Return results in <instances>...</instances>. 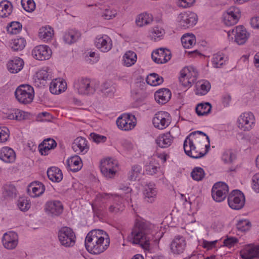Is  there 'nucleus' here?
Segmentation results:
<instances>
[{
    "label": "nucleus",
    "mask_w": 259,
    "mask_h": 259,
    "mask_svg": "<svg viewBox=\"0 0 259 259\" xmlns=\"http://www.w3.org/2000/svg\"><path fill=\"white\" fill-rule=\"evenodd\" d=\"M151 231V225L143 221H137L132 230L128 239L133 244L140 245L143 248L147 249L150 246V238L148 235Z\"/></svg>",
    "instance_id": "f257e3e1"
},
{
    "label": "nucleus",
    "mask_w": 259,
    "mask_h": 259,
    "mask_svg": "<svg viewBox=\"0 0 259 259\" xmlns=\"http://www.w3.org/2000/svg\"><path fill=\"white\" fill-rule=\"evenodd\" d=\"M15 95L19 103L23 104H29L33 100L34 90L28 84H21L16 90Z\"/></svg>",
    "instance_id": "f03ea898"
},
{
    "label": "nucleus",
    "mask_w": 259,
    "mask_h": 259,
    "mask_svg": "<svg viewBox=\"0 0 259 259\" xmlns=\"http://www.w3.org/2000/svg\"><path fill=\"white\" fill-rule=\"evenodd\" d=\"M179 26L184 29L193 27L197 22V15L192 12L180 14L177 18Z\"/></svg>",
    "instance_id": "7ed1b4c3"
},
{
    "label": "nucleus",
    "mask_w": 259,
    "mask_h": 259,
    "mask_svg": "<svg viewBox=\"0 0 259 259\" xmlns=\"http://www.w3.org/2000/svg\"><path fill=\"white\" fill-rule=\"evenodd\" d=\"M228 203L233 209H241L245 204V197L243 193L240 190H233L228 196Z\"/></svg>",
    "instance_id": "20e7f679"
},
{
    "label": "nucleus",
    "mask_w": 259,
    "mask_h": 259,
    "mask_svg": "<svg viewBox=\"0 0 259 259\" xmlns=\"http://www.w3.org/2000/svg\"><path fill=\"white\" fill-rule=\"evenodd\" d=\"M73 87L78 94L81 95L93 94L95 92V89L91 84L90 79L87 78H81L76 80Z\"/></svg>",
    "instance_id": "39448f33"
},
{
    "label": "nucleus",
    "mask_w": 259,
    "mask_h": 259,
    "mask_svg": "<svg viewBox=\"0 0 259 259\" xmlns=\"http://www.w3.org/2000/svg\"><path fill=\"white\" fill-rule=\"evenodd\" d=\"M58 237L60 243L64 246H73L75 243V235L70 228L65 227L61 228L59 232Z\"/></svg>",
    "instance_id": "423d86ee"
},
{
    "label": "nucleus",
    "mask_w": 259,
    "mask_h": 259,
    "mask_svg": "<svg viewBox=\"0 0 259 259\" xmlns=\"http://www.w3.org/2000/svg\"><path fill=\"white\" fill-rule=\"evenodd\" d=\"M228 186L225 183H216L211 190V195L213 200L217 202H221L226 197L228 192Z\"/></svg>",
    "instance_id": "0eeeda50"
},
{
    "label": "nucleus",
    "mask_w": 259,
    "mask_h": 259,
    "mask_svg": "<svg viewBox=\"0 0 259 259\" xmlns=\"http://www.w3.org/2000/svg\"><path fill=\"white\" fill-rule=\"evenodd\" d=\"M229 36L234 35L235 41L239 45L244 44L248 39L250 34L242 25L235 27L234 29L228 32Z\"/></svg>",
    "instance_id": "6e6552de"
},
{
    "label": "nucleus",
    "mask_w": 259,
    "mask_h": 259,
    "mask_svg": "<svg viewBox=\"0 0 259 259\" xmlns=\"http://www.w3.org/2000/svg\"><path fill=\"white\" fill-rule=\"evenodd\" d=\"M117 166V162L114 159L108 158L101 161V171L104 176L108 178H112L116 171L114 168Z\"/></svg>",
    "instance_id": "1a4fd4ad"
},
{
    "label": "nucleus",
    "mask_w": 259,
    "mask_h": 259,
    "mask_svg": "<svg viewBox=\"0 0 259 259\" xmlns=\"http://www.w3.org/2000/svg\"><path fill=\"white\" fill-rule=\"evenodd\" d=\"M183 148L185 153L193 158L197 159L205 155V154L196 150L193 140L189 138V137H187L184 141Z\"/></svg>",
    "instance_id": "9d476101"
},
{
    "label": "nucleus",
    "mask_w": 259,
    "mask_h": 259,
    "mask_svg": "<svg viewBox=\"0 0 259 259\" xmlns=\"http://www.w3.org/2000/svg\"><path fill=\"white\" fill-rule=\"evenodd\" d=\"M45 210L51 217H58L62 213L63 206L59 200H51L46 203Z\"/></svg>",
    "instance_id": "9b49d317"
},
{
    "label": "nucleus",
    "mask_w": 259,
    "mask_h": 259,
    "mask_svg": "<svg viewBox=\"0 0 259 259\" xmlns=\"http://www.w3.org/2000/svg\"><path fill=\"white\" fill-rule=\"evenodd\" d=\"M110 240L109 237H106L103 241H95L92 246L89 244H85L87 250L91 253L98 254L104 252L109 246Z\"/></svg>",
    "instance_id": "f8f14e48"
},
{
    "label": "nucleus",
    "mask_w": 259,
    "mask_h": 259,
    "mask_svg": "<svg viewBox=\"0 0 259 259\" xmlns=\"http://www.w3.org/2000/svg\"><path fill=\"white\" fill-rule=\"evenodd\" d=\"M238 122L239 127L244 128V130L249 131L255 122V118L251 112H245L239 116Z\"/></svg>",
    "instance_id": "ddd939ff"
},
{
    "label": "nucleus",
    "mask_w": 259,
    "mask_h": 259,
    "mask_svg": "<svg viewBox=\"0 0 259 259\" xmlns=\"http://www.w3.org/2000/svg\"><path fill=\"white\" fill-rule=\"evenodd\" d=\"M51 54V50L47 46L44 45L37 46L32 51L33 57L38 60L49 59Z\"/></svg>",
    "instance_id": "4468645a"
},
{
    "label": "nucleus",
    "mask_w": 259,
    "mask_h": 259,
    "mask_svg": "<svg viewBox=\"0 0 259 259\" xmlns=\"http://www.w3.org/2000/svg\"><path fill=\"white\" fill-rule=\"evenodd\" d=\"M186 247V242L183 237L176 236L170 245L171 252L174 254H180L184 252Z\"/></svg>",
    "instance_id": "2eb2a0df"
},
{
    "label": "nucleus",
    "mask_w": 259,
    "mask_h": 259,
    "mask_svg": "<svg viewBox=\"0 0 259 259\" xmlns=\"http://www.w3.org/2000/svg\"><path fill=\"white\" fill-rule=\"evenodd\" d=\"M151 57L155 63L162 64L170 59L171 54L168 50L160 48L152 52Z\"/></svg>",
    "instance_id": "dca6fc26"
},
{
    "label": "nucleus",
    "mask_w": 259,
    "mask_h": 259,
    "mask_svg": "<svg viewBox=\"0 0 259 259\" xmlns=\"http://www.w3.org/2000/svg\"><path fill=\"white\" fill-rule=\"evenodd\" d=\"M108 237L106 233L102 230H93L90 231L86 236L85 239V244H89V245L92 246V245L95 243V241H103L105 240V238Z\"/></svg>",
    "instance_id": "f3484780"
},
{
    "label": "nucleus",
    "mask_w": 259,
    "mask_h": 259,
    "mask_svg": "<svg viewBox=\"0 0 259 259\" xmlns=\"http://www.w3.org/2000/svg\"><path fill=\"white\" fill-rule=\"evenodd\" d=\"M168 113L164 111L156 113L153 118L154 126L158 129L162 130L166 128L169 124V120L166 118Z\"/></svg>",
    "instance_id": "a211bd4d"
},
{
    "label": "nucleus",
    "mask_w": 259,
    "mask_h": 259,
    "mask_svg": "<svg viewBox=\"0 0 259 259\" xmlns=\"http://www.w3.org/2000/svg\"><path fill=\"white\" fill-rule=\"evenodd\" d=\"M18 235L14 232H9L4 234L2 241L4 247L8 249L15 248L18 244Z\"/></svg>",
    "instance_id": "6ab92c4d"
},
{
    "label": "nucleus",
    "mask_w": 259,
    "mask_h": 259,
    "mask_svg": "<svg viewBox=\"0 0 259 259\" xmlns=\"http://www.w3.org/2000/svg\"><path fill=\"white\" fill-rule=\"evenodd\" d=\"M131 117L128 114H123L119 116L116 120V124L119 128L123 131H128L134 128L136 124Z\"/></svg>",
    "instance_id": "aec40b11"
},
{
    "label": "nucleus",
    "mask_w": 259,
    "mask_h": 259,
    "mask_svg": "<svg viewBox=\"0 0 259 259\" xmlns=\"http://www.w3.org/2000/svg\"><path fill=\"white\" fill-rule=\"evenodd\" d=\"M95 45L103 52H108L112 47L111 40L107 35L97 36L95 41Z\"/></svg>",
    "instance_id": "412c9836"
},
{
    "label": "nucleus",
    "mask_w": 259,
    "mask_h": 259,
    "mask_svg": "<svg viewBox=\"0 0 259 259\" xmlns=\"http://www.w3.org/2000/svg\"><path fill=\"white\" fill-rule=\"evenodd\" d=\"M243 259H253L259 257V244L256 245H248L240 251Z\"/></svg>",
    "instance_id": "4be33fe9"
},
{
    "label": "nucleus",
    "mask_w": 259,
    "mask_h": 259,
    "mask_svg": "<svg viewBox=\"0 0 259 259\" xmlns=\"http://www.w3.org/2000/svg\"><path fill=\"white\" fill-rule=\"evenodd\" d=\"M239 10L237 8H230L224 15V23L226 25H233L235 24L239 17Z\"/></svg>",
    "instance_id": "5701e85b"
},
{
    "label": "nucleus",
    "mask_w": 259,
    "mask_h": 259,
    "mask_svg": "<svg viewBox=\"0 0 259 259\" xmlns=\"http://www.w3.org/2000/svg\"><path fill=\"white\" fill-rule=\"evenodd\" d=\"M72 148L74 152L87 153L89 149L88 141L81 137L76 138L72 143Z\"/></svg>",
    "instance_id": "b1692460"
},
{
    "label": "nucleus",
    "mask_w": 259,
    "mask_h": 259,
    "mask_svg": "<svg viewBox=\"0 0 259 259\" xmlns=\"http://www.w3.org/2000/svg\"><path fill=\"white\" fill-rule=\"evenodd\" d=\"M0 159L6 163H12L15 160L16 154L12 148L4 147L0 150Z\"/></svg>",
    "instance_id": "393cba45"
},
{
    "label": "nucleus",
    "mask_w": 259,
    "mask_h": 259,
    "mask_svg": "<svg viewBox=\"0 0 259 259\" xmlns=\"http://www.w3.org/2000/svg\"><path fill=\"white\" fill-rule=\"evenodd\" d=\"M144 199L146 201L152 203L154 201L157 195V191L153 183H149L145 186L143 192Z\"/></svg>",
    "instance_id": "a878e982"
},
{
    "label": "nucleus",
    "mask_w": 259,
    "mask_h": 259,
    "mask_svg": "<svg viewBox=\"0 0 259 259\" xmlns=\"http://www.w3.org/2000/svg\"><path fill=\"white\" fill-rule=\"evenodd\" d=\"M155 100L159 103L164 104L167 103L171 97V92L167 89H161L157 91L154 94Z\"/></svg>",
    "instance_id": "bb28decb"
},
{
    "label": "nucleus",
    "mask_w": 259,
    "mask_h": 259,
    "mask_svg": "<svg viewBox=\"0 0 259 259\" xmlns=\"http://www.w3.org/2000/svg\"><path fill=\"white\" fill-rule=\"evenodd\" d=\"M24 61L19 57H16L10 61L7 67L8 70L12 73H16L20 71L23 67Z\"/></svg>",
    "instance_id": "cd10ccee"
},
{
    "label": "nucleus",
    "mask_w": 259,
    "mask_h": 259,
    "mask_svg": "<svg viewBox=\"0 0 259 259\" xmlns=\"http://www.w3.org/2000/svg\"><path fill=\"white\" fill-rule=\"evenodd\" d=\"M173 140L170 133L168 132L160 135L155 140L156 144L160 148H165L169 147Z\"/></svg>",
    "instance_id": "c85d7f7f"
},
{
    "label": "nucleus",
    "mask_w": 259,
    "mask_h": 259,
    "mask_svg": "<svg viewBox=\"0 0 259 259\" xmlns=\"http://www.w3.org/2000/svg\"><path fill=\"white\" fill-rule=\"evenodd\" d=\"M67 88V84L65 81L55 79L53 80L50 85V90L53 94H58L65 91Z\"/></svg>",
    "instance_id": "c756f323"
},
{
    "label": "nucleus",
    "mask_w": 259,
    "mask_h": 259,
    "mask_svg": "<svg viewBox=\"0 0 259 259\" xmlns=\"http://www.w3.org/2000/svg\"><path fill=\"white\" fill-rule=\"evenodd\" d=\"M81 158L77 155L72 156L67 160V167L73 172H77L82 167Z\"/></svg>",
    "instance_id": "7c9ffc66"
},
{
    "label": "nucleus",
    "mask_w": 259,
    "mask_h": 259,
    "mask_svg": "<svg viewBox=\"0 0 259 259\" xmlns=\"http://www.w3.org/2000/svg\"><path fill=\"white\" fill-rule=\"evenodd\" d=\"M49 179L54 182H59L63 179V174L61 169L56 167L49 168L47 171Z\"/></svg>",
    "instance_id": "2f4dec72"
},
{
    "label": "nucleus",
    "mask_w": 259,
    "mask_h": 259,
    "mask_svg": "<svg viewBox=\"0 0 259 259\" xmlns=\"http://www.w3.org/2000/svg\"><path fill=\"white\" fill-rule=\"evenodd\" d=\"M13 10V5L8 1H3L0 2V17L6 18L9 16Z\"/></svg>",
    "instance_id": "473e14b6"
},
{
    "label": "nucleus",
    "mask_w": 259,
    "mask_h": 259,
    "mask_svg": "<svg viewBox=\"0 0 259 259\" xmlns=\"http://www.w3.org/2000/svg\"><path fill=\"white\" fill-rule=\"evenodd\" d=\"M153 21V17L151 14L142 13L139 15L136 20V24L139 27L148 25Z\"/></svg>",
    "instance_id": "72a5a7b5"
},
{
    "label": "nucleus",
    "mask_w": 259,
    "mask_h": 259,
    "mask_svg": "<svg viewBox=\"0 0 259 259\" xmlns=\"http://www.w3.org/2000/svg\"><path fill=\"white\" fill-rule=\"evenodd\" d=\"M29 187L31 188L32 194H31V196L33 197L42 195L45 190V186L41 183L37 182L32 183Z\"/></svg>",
    "instance_id": "f704fd0d"
},
{
    "label": "nucleus",
    "mask_w": 259,
    "mask_h": 259,
    "mask_svg": "<svg viewBox=\"0 0 259 259\" xmlns=\"http://www.w3.org/2000/svg\"><path fill=\"white\" fill-rule=\"evenodd\" d=\"M211 109V105L208 102L199 103L196 107V112L198 116H203L209 114Z\"/></svg>",
    "instance_id": "c9c22d12"
},
{
    "label": "nucleus",
    "mask_w": 259,
    "mask_h": 259,
    "mask_svg": "<svg viewBox=\"0 0 259 259\" xmlns=\"http://www.w3.org/2000/svg\"><path fill=\"white\" fill-rule=\"evenodd\" d=\"M182 44L185 48H190L196 43L195 36L193 34H185L181 38Z\"/></svg>",
    "instance_id": "e433bc0d"
},
{
    "label": "nucleus",
    "mask_w": 259,
    "mask_h": 259,
    "mask_svg": "<svg viewBox=\"0 0 259 259\" xmlns=\"http://www.w3.org/2000/svg\"><path fill=\"white\" fill-rule=\"evenodd\" d=\"M53 29L50 27H42L39 29V37L45 41L51 39L53 35Z\"/></svg>",
    "instance_id": "4c0bfd02"
},
{
    "label": "nucleus",
    "mask_w": 259,
    "mask_h": 259,
    "mask_svg": "<svg viewBox=\"0 0 259 259\" xmlns=\"http://www.w3.org/2000/svg\"><path fill=\"white\" fill-rule=\"evenodd\" d=\"M80 35L81 34L79 32L71 30L65 34L64 40L67 44H71L77 41Z\"/></svg>",
    "instance_id": "58836bf2"
},
{
    "label": "nucleus",
    "mask_w": 259,
    "mask_h": 259,
    "mask_svg": "<svg viewBox=\"0 0 259 259\" xmlns=\"http://www.w3.org/2000/svg\"><path fill=\"white\" fill-rule=\"evenodd\" d=\"M123 64L127 67L131 66L136 62L137 55L132 51L127 52L123 56Z\"/></svg>",
    "instance_id": "ea45409f"
},
{
    "label": "nucleus",
    "mask_w": 259,
    "mask_h": 259,
    "mask_svg": "<svg viewBox=\"0 0 259 259\" xmlns=\"http://www.w3.org/2000/svg\"><path fill=\"white\" fill-rule=\"evenodd\" d=\"M222 158L225 163L230 164L236 159V155L232 149H228L224 152Z\"/></svg>",
    "instance_id": "a19ab883"
},
{
    "label": "nucleus",
    "mask_w": 259,
    "mask_h": 259,
    "mask_svg": "<svg viewBox=\"0 0 259 259\" xmlns=\"http://www.w3.org/2000/svg\"><path fill=\"white\" fill-rule=\"evenodd\" d=\"M205 175V174L203 169L200 167H194L191 173V177L194 180L196 181L202 180Z\"/></svg>",
    "instance_id": "79ce46f5"
},
{
    "label": "nucleus",
    "mask_w": 259,
    "mask_h": 259,
    "mask_svg": "<svg viewBox=\"0 0 259 259\" xmlns=\"http://www.w3.org/2000/svg\"><path fill=\"white\" fill-rule=\"evenodd\" d=\"M115 202L109 207V211L112 213H117L122 211L124 209V205L123 204L121 200L117 201L115 200Z\"/></svg>",
    "instance_id": "37998d69"
},
{
    "label": "nucleus",
    "mask_w": 259,
    "mask_h": 259,
    "mask_svg": "<svg viewBox=\"0 0 259 259\" xmlns=\"http://www.w3.org/2000/svg\"><path fill=\"white\" fill-rule=\"evenodd\" d=\"M7 31L11 34L18 33L22 29V25L18 22H12L7 27Z\"/></svg>",
    "instance_id": "c03bdc74"
},
{
    "label": "nucleus",
    "mask_w": 259,
    "mask_h": 259,
    "mask_svg": "<svg viewBox=\"0 0 259 259\" xmlns=\"http://www.w3.org/2000/svg\"><path fill=\"white\" fill-rule=\"evenodd\" d=\"M26 41L23 38L14 39L11 44V48L15 51L22 50L25 46Z\"/></svg>",
    "instance_id": "a18cd8bd"
},
{
    "label": "nucleus",
    "mask_w": 259,
    "mask_h": 259,
    "mask_svg": "<svg viewBox=\"0 0 259 259\" xmlns=\"http://www.w3.org/2000/svg\"><path fill=\"white\" fill-rule=\"evenodd\" d=\"M179 80L182 84L185 87H191L194 83L192 77H188L186 75V72L183 70L181 71V76L179 77Z\"/></svg>",
    "instance_id": "49530a36"
},
{
    "label": "nucleus",
    "mask_w": 259,
    "mask_h": 259,
    "mask_svg": "<svg viewBox=\"0 0 259 259\" xmlns=\"http://www.w3.org/2000/svg\"><path fill=\"white\" fill-rule=\"evenodd\" d=\"M182 70L186 72V75L188 77H192L193 83L196 81L198 75V73L194 67L189 66L185 67Z\"/></svg>",
    "instance_id": "de8ad7c7"
},
{
    "label": "nucleus",
    "mask_w": 259,
    "mask_h": 259,
    "mask_svg": "<svg viewBox=\"0 0 259 259\" xmlns=\"http://www.w3.org/2000/svg\"><path fill=\"white\" fill-rule=\"evenodd\" d=\"M211 85L208 81H205L200 84V89L197 88L196 95H205L210 90Z\"/></svg>",
    "instance_id": "09e8293b"
},
{
    "label": "nucleus",
    "mask_w": 259,
    "mask_h": 259,
    "mask_svg": "<svg viewBox=\"0 0 259 259\" xmlns=\"http://www.w3.org/2000/svg\"><path fill=\"white\" fill-rule=\"evenodd\" d=\"M225 62L223 54H217L213 55L212 62L214 67H220L224 64Z\"/></svg>",
    "instance_id": "8fccbe9b"
},
{
    "label": "nucleus",
    "mask_w": 259,
    "mask_h": 259,
    "mask_svg": "<svg viewBox=\"0 0 259 259\" xmlns=\"http://www.w3.org/2000/svg\"><path fill=\"white\" fill-rule=\"evenodd\" d=\"M21 5L23 9L28 12L33 11L35 8V4L33 0H21Z\"/></svg>",
    "instance_id": "3c124183"
},
{
    "label": "nucleus",
    "mask_w": 259,
    "mask_h": 259,
    "mask_svg": "<svg viewBox=\"0 0 259 259\" xmlns=\"http://www.w3.org/2000/svg\"><path fill=\"white\" fill-rule=\"evenodd\" d=\"M16 189L13 185H6L4 187L3 194L5 196L13 197L16 195Z\"/></svg>",
    "instance_id": "603ef678"
},
{
    "label": "nucleus",
    "mask_w": 259,
    "mask_h": 259,
    "mask_svg": "<svg viewBox=\"0 0 259 259\" xmlns=\"http://www.w3.org/2000/svg\"><path fill=\"white\" fill-rule=\"evenodd\" d=\"M236 227L238 231L245 232L249 230L250 227V222L247 220H240L236 224Z\"/></svg>",
    "instance_id": "864d4df0"
},
{
    "label": "nucleus",
    "mask_w": 259,
    "mask_h": 259,
    "mask_svg": "<svg viewBox=\"0 0 259 259\" xmlns=\"http://www.w3.org/2000/svg\"><path fill=\"white\" fill-rule=\"evenodd\" d=\"M18 206L21 211H25L30 207V203L24 198H20L18 201Z\"/></svg>",
    "instance_id": "5fc2aeb1"
},
{
    "label": "nucleus",
    "mask_w": 259,
    "mask_h": 259,
    "mask_svg": "<svg viewBox=\"0 0 259 259\" xmlns=\"http://www.w3.org/2000/svg\"><path fill=\"white\" fill-rule=\"evenodd\" d=\"M196 134L202 135L203 136H205L206 137V136H208L205 133L202 131H195L194 132L191 133L188 137H189V138H190L191 137H192L194 138V140H197V142H196V144L197 145V147L199 146H203L205 144V141L204 140H199L197 137H195V136Z\"/></svg>",
    "instance_id": "6e6d98bb"
},
{
    "label": "nucleus",
    "mask_w": 259,
    "mask_h": 259,
    "mask_svg": "<svg viewBox=\"0 0 259 259\" xmlns=\"http://www.w3.org/2000/svg\"><path fill=\"white\" fill-rule=\"evenodd\" d=\"M90 137L94 142L97 144L99 143H104L107 140L106 137L94 133H92L90 134Z\"/></svg>",
    "instance_id": "4d7b16f0"
},
{
    "label": "nucleus",
    "mask_w": 259,
    "mask_h": 259,
    "mask_svg": "<svg viewBox=\"0 0 259 259\" xmlns=\"http://www.w3.org/2000/svg\"><path fill=\"white\" fill-rule=\"evenodd\" d=\"M35 77V79L46 81L49 79V74L47 70H40L36 72Z\"/></svg>",
    "instance_id": "13d9d810"
},
{
    "label": "nucleus",
    "mask_w": 259,
    "mask_h": 259,
    "mask_svg": "<svg viewBox=\"0 0 259 259\" xmlns=\"http://www.w3.org/2000/svg\"><path fill=\"white\" fill-rule=\"evenodd\" d=\"M9 130L6 127H0V143L5 142L9 137Z\"/></svg>",
    "instance_id": "bf43d9fd"
},
{
    "label": "nucleus",
    "mask_w": 259,
    "mask_h": 259,
    "mask_svg": "<svg viewBox=\"0 0 259 259\" xmlns=\"http://www.w3.org/2000/svg\"><path fill=\"white\" fill-rule=\"evenodd\" d=\"M116 13L114 11L106 9L102 13V16L106 20H110L115 17Z\"/></svg>",
    "instance_id": "052dcab7"
},
{
    "label": "nucleus",
    "mask_w": 259,
    "mask_h": 259,
    "mask_svg": "<svg viewBox=\"0 0 259 259\" xmlns=\"http://www.w3.org/2000/svg\"><path fill=\"white\" fill-rule=\"evenodd\" d=\"M238 240L235 237H227L224 240V244L228 247L233 246L238 242Z\"/></svg>",
    "instance_id": "680f3d73"
},
{
    "label": "nucleus",
    "mask_w": 259,
    "mask_h": 259,
    "mask_svg": "<svg viewBox=\"0 0 259 259\" xmlns=\"http://www.w3.org/2000/svg\"><path fill=\"white\" fill-rule=\"evenodd\" d=\"M252 188L254 191L259 193V174L254 175L252 179Z\"/></svg>",
    "instance_id": "e2e57ef3"
},
{
    "label": "nucleus",
    "mask_w": 259,
    "mask_h": 259,
    "mask_svg": "<svg viewBox=\"0 0 259 259\" xmlns=\"http://www.w3.org/2000/svg\"><path fill=\"white\" fill-rule=\"evenodd\" d=\"M145 170L148 174L152 175L156 173L157 171V167L151 164V162H150L149 165H146L145 166Z\"/></svg>",
    "instance_id": "0e129e2a"
},
{
    "label": "nucleus",
    "mask_w": 259,
    "mask_h": 259,
    "mask_svg": "<svg viewBox=\"0 0 259 259\" xmlns=\"http://www.w3.org/2000/svg\"><path fill=\"white\" fill-rule=\"evenodd\" d=\"M14 113L16 120H22L26 118L27 113L23 111L16 109L15 110Z\"/></svg>",
    "instance_id": "69168bd1"
},
{
    "label": "nucleus",
    "mask_w": 259,
    "mask_h": 259,
    "mask_svg": "<svg viewBox=\"0 0 259 259\" xmlns=\"http://www.w3.org/2000/svg\"><path fill=\"white\" fill-rule=\"evenodd\" d=\"M42 143H44L45 144H46V146L51 149H54L57 146L56 141L51 138H48L44 140Z\"/></svg>",
    "instance_id": "338daca9"
},
{
    "label": "nucleus",
    "mask_w": 259,
    "mask_h": 259,
    "mask_svg": "<svg viewBox=\"0 0 259 259\" xmlns=\"http://www.w3.org/2000/svg\"><path fill=\"white\" fill-rule=\"evenodd\" d=\"M156 73H153L147 76L146 82L148 84L152 86H155Z\"/></svg>",
    "instance_id": "774afa93"
}]
</instances>
